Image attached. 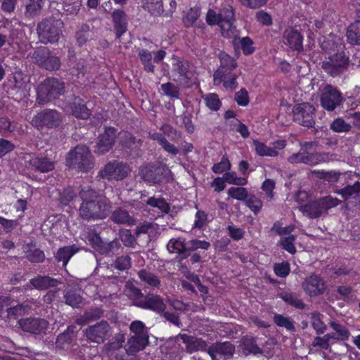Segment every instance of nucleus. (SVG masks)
I'll list each match as a JSON object with an SVG mask.
<instances>
[{"label":"nucleus","instance_id":"1","mask_svg":"<svg viewBox=\"0 0 360 360\" xmlns=\"http://www.w3.org/2000/svg\"><path fill=\"white\" fill-rule=\"evenodd\" d=\"M82 202L79 207L80 217L86 220L105 219L111 210L110 201L100 195L94 189L82 188L79 192Z\"/></svg>","mask_w":360,"mask_h":360},{"label":"nucleus","instance_id":"2","mask_svg":"<svg viewBox=\"0 0 360 360\" xmlns=\"http://www.w3.org/2000/svg\"><path fill=\"white\" fill-rule=\"evenodd\" d=\"M219 67L213 75L215 86L222 84L227 91H233L238 86V79L240 72L237 70V60L225 52L219 55Z\"/></svg>","mask_w":360,"mask_h":360},{"label":"nucleus","instance_id":"3","mask_svg":"<svg viewBox=\"0 0 360 360\" xmlns=\"http://www.w3.org/2000/svg\"><path fill=\"white\" fill-rule=\"evenodd\" d=\"M65 83L53 77H48L37 89V101L39 104H45L58 99L65 93Z\"/></svg>","mask_w":360,"mask_h":360},{"label":"nucleus","instance_id":"4","mask_svg":"<svg viewBox=\"0 0 360 360\" xmlns=\"http://www.w3.org/2000/svg\"><path fill=\"white\" fill-rule=\"evenodd\" d=\"M66 163L70 168L86 172L94 165L89 148L85 145H77L70 150L66 156Z\"/></svg>","mask_w":360,"mask_h":360},{"label":"nucleus","instance_id":"5","mask_svg":"<svg viewBox=\"0 0 360 360\" xmlns=\"http://www.w3.org/2000/svg\"><path fill=\"white\" fill-rule=\"evenodd\" d=\"M341 203V200L330 195L320 198L309 201L298 207V210L309 219L319 218L328 210L336 207Z\"/></svg>","mask_w":360,"mask_h":360},{"label":"nucleus","instance_id":"6","mask_svg":"<svg viewBox=\"0 0 360 360\" xmlns=\"http://www.w3.org/2000/svg\"><path fill=\"white\" fill-rule=\"evenodd\" d=\"M130 297L134 306L143 309L162 313L166 309V304L160 295L154 294L144 295L142 291L136 287L130 288Z\"/></svg>","mask_w":360,"mask_h":360},{"label":"nucleus","instance_id":"7","mask_svg":"<svg viewBox=\"0 0 360 360\" xmlns=\"http://www.w3.org/2000/svg\"><path fill=\"white\" fill-rule=\"evenodd\" d=\"M64 23L61 19L50 17L43 20L37 25V33L43 44L56 43L62 34Z\"/></svg>","mask_w":360,"mask_h":360},{"label":"nucleus","instance_id":"8","mask_svg":"<svg viewBox=\"0 0 360 360\" xmlns=\"http://www.w3.org/2000/svg\"><path fill=\"white\" fill-rule=\"evenodd\" d=\"M131 169L127 163L114 160L107 162L98 172L97 178L108 181H121L130 173Z\"/></svg>","mask_w":360,"mask_h":360},{"label":"nucleus","instance_id":"9","mask_svg":"<svg viewBox=\"0 0 360 360\" xmlns=\"http://www.w3.org/2000/svg\"><path fill=\"white\" fill-rule=\"evenodd\" d=\"M349 64V58L344 51H338L330 55L326 61L323 62L322 68L328 75L335 77L345 72Z\"/></svg>","mask_w":360,"mask_h":360},{"label":"nucleus","instance_id":"10","mask_svg":"<svg viewBox=\"0 0 360 360\" xmlns=\"http://www.w3.org/2000/svg\"><path fill=\"white\" fill-rule=\"evenodd\" d=\"M62 122L61 115L56 110L46 109L35 115L31 124L38 130L58 127Z\"/></svg>","mask_w":360,"mask_h":360},{"label":"nucleus","instance_id":"11","mask_svg":"<svg viewBox=\"0 0 360 360\" xmlns=\"http://www.w3.org/2000/svg\"><path fill=\"white\" fill-rule=\"evenodd\" d=\"M316 108L310 103L295 104L292 108L293 120L301 126L313 128L315 126Z\"/></svg>","mask_w":360,"mask_h":360},{"label":"nucleus","instance_id":"12","mask_svg":"<svg viewBox=\"0 0 360 360\" xmlns=\"http://www.w3.org/2000/svg\"><path fill=\"white\" fill-rule=\"evenodd\" d=\"M32 59L35 65L51 72L58 70L61 65L60 58L53 55L47 47H41L35 50Z\"/></svg>","mask_w":360,"mask_h":360},{"label":"nucleus","instance_id":"13","mask_svg":"<svg viewBox=\"0 0 360 360\" xmlns=\"http://www.w3.org/2000/svg\"><path fill=\"white\" fill-rule=\"evenodd\" d=\"M188 60L178 59L172 63L173 80L184 87H191L193 84L194 71Z\"/></svg>","mask_w":360,"mask_h":360},{"label":"nucleus","instance_id":"14","mask_svg":"<svg viewBox=\"0 0 360 360\" xmlns=\"http://www.w3.org/2000/svg\"><path fill=\"white\" fill-rule=\"evenodd\" d=\"M118 130L114 127L105 126L103 132L99 134L94 153L98 155H104L111 150L118 136Z\"/></svg>","mask_w":360,"mask_h":360},{"label":"nucleus","instance_id":"15","mask_svg":"<svg viewBox=\"0 0 360 360\" xmlns=\"http://www.w3.org/2000/svg\"><path fill=\"white\" fill-rule=\"evenodd\" d=\"M342 101V94L336 87L327 84L323 88L320 98L323 108L328 111H333L341 104Z\"/></svg>","mask_w":360,"mask_h":360},{"label":"nucleus","instance_id":"16","mask_svg":"<svg viewBox=\"0 0 360 360\" xmlns=\"http://www.w3.org/2000/svg\"><path fill=\"white\" fill-rule=\"evenodd\" d=\"M302 286L305 293L310 297L323 295L326 290V281L314 273L304 279Z\"/></svg>","mask_w":360,"mask_h":360},{"label":"nucleus","instance_id":"17","mask_svg":"<svg viewBox=\"0 0 360 360\" xmlns=\"http://www.w3.org/2000/svg\"><path fill=\"white\" fill-rule=\"evenodd\" d=\"M110 330V326L108 321L103 320L89 326L85 330V335L90 342L101 344L108 338Z\"/></svg>","mask_w":360,"mask_h":360},{"label":"nucleus","instance_id":"18","mask_svg":"<svg viewBox=\"0 0 360 360\" xmlns=\"http://www.w3.org/2000/svg\"><path fill=\"white\" fill-rule=\"evenodd\" d=\"M68 107L72 116L78 120H88L91 110L87 107L85 100L80 96L71 95L68 101Z\"/></svg>","mask_w":360,"mask_h":360},{"label":"nucleus","instance_id":"19","mask_svg":"<svg viewBox=\"0 0 360 360\" xmlns=\"http://www.w3.org/2000/svg\"><path fill=\"white\" fill-rule=\"evenodd\" d=\"M18 324L23 331L39 335L45 333L49 323L41 318L29 317L20 319Z\"/></svg>","mask_w":360,"mask_h":360},{"label":"nucleus","instance_id":"20","mask_svg":"<svg viewBox=\"0 0 360 360\" xmlns=\"http://www.w3.org/2000/svg\"><path fill=\"white\" fill-rule=\"evenodd\" d=\"M283 43L288 46L292 50L298 53L304 50L303 40L304 37L300 32L292 27L286 28L283 34Z\"/></svg>","mask_w":360,"mask_h":360},{"label":"nucleus","instance_id":"21","mask_svg":"<svg viewBox=\"0 0 360 360\" xmlns=\"http://www.w3.org/2000/svg\"><path fill=\"white\" fill-rule=\"evenodd\" d=\"M62 282L48 275H37L30 280L26 284V288L36 289L39 291L56 288Z\"/></svg>","mask_w":360,"mask_h":360},{"label":"nucleus","instance_id":"22","mask_svg":"<svg viewBox=\"0 0 360 360\" xmlns=\"http://www.w3.org/2000/svg\"><path fill=\"white\" fill-rule=\"evenodd\" d=\"M114 32L116 39L122 41V37L128 31V20L126 13L121 9H115L111 13Z\"/></svg>","mask_w":360,"mask_h":360},{"label":"nucleus","instance_id":"23","mask_svg":"<svg viewBox=\"0 0 360 360\" xmlns=\"http://www.w3.org/2000/svg\"><path fill=\"white\" fill-rule=\"evenodd\" d=\"M180 338L183 343L185 344L186 351L190 354L197 351L205 352L207 349L208 350L207 343L201 338H198L187 334H180Z\"/></svg>","mask_w":360,"mask_h":360},{"label":"nucleus","instance_id":"24","mask_svg":"<svg viewBox=\"0 0 360 360\" xmlns=\"http://www.w3.org/2000/svg\"><path fill=\"white\" fill-rule=\"evenodd\" d=\"M207 353L210 356H216L217 354L229 359L232 357L235 353V346L228 341L217 342L208 348Z\"/></svg>","mask_w":360,"mask_h":360},{"label":"nucleus","instance_id":"25","mask_svg":"<svg viewBox=\"0 0 360 360\" xmlns=\"http://www.w3.org/2000/svg\"><path fill=\"white\" fill-rule=\"evenodd\" d=\"M278 297L281 298L286 305L296 309L303 310L306 307V304L300 298V296L295 292L283 290L278 294Z\"/></svg>","mask_w":360,"mask_h":360},{"label":"nucleus","instance_id":"26","mask_svg":"<svg viewBox=\"0 0 360 360\" xmlns=\"http://www.w3.org/2000/svg\"><path fill=\"white\" fill-rule=\"evenodd\" d=\"M148 344V335H134L128 339L127 351L129 354H134L143 350Z\"/></svg>","mask_w":360,"mask_h":360},{"label":"nucleus","instance_id":"27","mask_svg":"<svg viewBox=\"0 0 360 360\" xmlns=\"http://www.w3.org/2000/svg\"><path fill=\"white\" fill-rule=\"evenodd\" d=\"M236 20H222L219 27L220 28L221 35L228 39H233V44L236 46L237 40L239 39L238 30L234 25Z\"/></svg>","mask_w":360,"mask_h":360},{"label":"nucleus","instance_id":"28","mask_svg":"<svg viewBox=\"0 0 360 360\" xmlns=\"http://www.w3.org/2000/svg\"><path fill=\"white\" fill-rule=\"evenodd\" d=\"M240 347L245 355L250 354H258L262 352V349L258 346L257 338L252 335H244L240 341Z\"/></svg>","mask_w":360,"mask_h":360},{"label":"nucleus","instance_id":"29","mask_svg":"<svg viewBox=\"0 0 360 360\" xmlns=\"http://www.w3.org/2000/svg\"><path fill=\"white\" fill-rule=\"evenodd\" d=\"M167 247L170 252L179 254L181 260L186 259L190 256L188 246L187 247L184 238H172L169 240Z\"/></svg>","mask_w":360,"mask_h":360},{"label":"nucleus","instance_id":"30","mask_svg":"<svg viewBox=\"0 0 360 360\" xmlns=\"http://www.w3.org/2000/svg\"><path fill=\"white\" fill-rule=\"evenodd\" d=\"M29 165L31 169L41 173L49 172L54 169V162L46 157H33Z\"/></svg>","mask_w":360,"mask_h":360},{"label":"nucleus","instance_id":"31","mask_svg":"<svg viewBox=\"0 0 360 360\" xmlns=\"http://www.w3.org/2000/svg\"><path fill=\"white\" fill-rule=\"evenodd\" d=\"M79 249L75 245L60 248L55 255L56 260L58 262H62L63 266L65 267L71 257L78 252Z\"/></svg>","mask_w":360,"mask_h":360},{"label":"nucleus","instance_id":"32","mask_svg":"<svg viewBox=\"0 0 360 360\" xmlns=\"http://www.w3.org/2000/svg\"><path fill=\"white\" fill-rule=\"evenodd\" d=\"M110 219L114 223L117 224H127L131 226L135 223L134 217L130 216L127 210L120 207L115 209L112 212Z\"/></svg>","mask_w":360,"mask_h":360},{"label":"nucleus","instance_id":"33","mask_svg":"<svg viewBox=\"0 0 360 360\" xmlns=\"http://www.w3.org/2000/svg\"><path fill=\"white\" fill-rule=\"evenodd\" d=\"M86 239L94 250L100 254L103 252H105V249L103 248L105 242L102 240L99 233H97L95 229H90L88 230Z\"/></svg>","mask_w":360,"mask_h":360},{"label":"nucleus","instance_id":"34","mask_svg":"<svg viewBox=\"0 0 360 360\" xmlns=\"http://www.w3.org/2000/svg\"><path fill=\"white\" fill-rule=\"evenodd\" d=\"M141 140L137 139L131 133L124 131L120 137V145L124 149L134 150L141 145Z\"/></svg>","mask_w":360,"mask_h":360},{"label":"nucleus","instance_id":"35","mask_svg":"<svg viewBox=\"0 0 360 360\" xmlns=\"http://www.w3.org/2000/svg\"><path fill=\"white\" fill-rule=\"evenodd\" d=\"M158 168L155 165H148L140 168V175L141 178L149 183L156 184L160 181L157 171Z\"/></svg>","mask_w":360,"mask_h":360},{"label":"nucleus","instance_id":"36","mask_svg":"<svg viewBox=\"0 0 360 360\" xmlns=\"http://www.w3.org/2000/svg\"><path fill=\"white\" fill-rule=\"evenodd\" d=\"M314 145V142L305 141L301 145L300 151L293 153L288 158V162L290 164H305V154L306 150H311V147Z\"/></svg>","mask_w":360,"mask_h":360},{"label":"nucleus","instance_id":"37","mask_svg":"<svg viewBox=\"0 0 360 360\" xmlns=\"http://www.w3.org/2000/svg\"><path fill=\"white\" fill-rule=\"evenodd\" d=\"M252 144L255 146V153L258 156L276 157L278 155V152L276 150L268 147L264 143L258 140H254Z\"/></svg>","mask_w":360,"mask_h":360},{"label":"nucleus","instance_id":"38","mask_svg":"<svg viewBox=\"0 0 360 360\" xmlns=\"http://www.w3.org/2000/svg\"><path fill=\"white\" fill-rule=\"evenodd\" d=\"M346 37L348 43L360 45V20L351 25L347 30Z\"/></svg>","mask_w":360,"mask_h":360},{"label":"nucleus","instance_id":"39","mask_svg":"<svg viewBox=\"0 0 360 360\" xmlns=\"http://www.w3.org/2000/svg\"><path fill=\"white\" fill-rule=\"evenodd\" d=\"M64 298L65 304L72 308H80L84 304V298L75 290H68Z\"/></svg>","mask_w":360,"mask_h":360},{"label":"nucleus","instance_id":"40","mask_svg":"<svg viewBox=\"0 0 360 360\" xmlns=\"http://www.w3.org/2000/svg\"><path fill=\"white\" fill-rule=\"evenodd\" d=\"M14 84L11 87V91H16V94H19V97L15 98V100H20L23 97L26 96L27 89H26V82L22 78V74H15L13 76Z\"/></svg>","mask_w":360,"mask_h":360},{"label":"nucleus","instance_id":"41","mask_svg":"<svg viewBox=\"0 0 360 360\" xmlns=\"http://www.w3.org/2000/svg\"><path fill=\"white\" fill-rule=\"evenodd\" d=\"M212 220V219H209L208 214L202 210H198L195 214L194 223L193 224V229H196L198 230H203L206 226L209 224Z\"/></svg>","mask_w":360,"mask_h":360},{"label":"nucleus","instance_id":"42","mask_svg":"<svg viewBox=\"0 0 360 360\" xmlns=\"http://www.w3.org/2000/svg\"><path fill=\"white\" fill-rule=\"evenodd\" d=\"M205 104L212 111H218L221 106V101L216 93H208L202 96Z\"/></svg>","mask_w":360,"mask_h":360},{"label":"nucleus","instance_id":"43","mask_svg":"<svg viewBox=\"0 0 360 360\" xmlns=\"http://www.w3.org/2000/svg\"><path fill=\"white\" fill-rule=\"evenodd\" d=\"M140 280L150 287L158 288L160 285V281L157 276L154 274L147 271L146 269H141L138 273Z\"/></svg>","mask_w":360,"mask_h":360},{"label":"nucleus","instance_id":"44","mask_svg":"<svg viewBox=\"0 0 360 360\" xmlns=\"http://www.w3.org/2000/svg\"><path fill=\"white\" fill-rule=\"evenodd\" d=\"M200 15V8L195 6L188 9L183 16V22L186 27H192Z\"/></svg>","mask_w":360,"mask_h":360},{"label":"nucleus","instance_id":"45","mask_svg":"<svg viewBox=\"0 0 360 360\" xmlns=\"http://www.w3.org/2000/svg\"><path fill=\"white\" fill-rule=\"evenodd\" d=\"M330 326L336 332L338 341H347L349 340L351 333L345 326L333 321L330 323Z\"/></svg>","mask_w":360,"mask_h":360},{"label":"nucleus","instance_id":"46","mask_svg":"<svg viewBox=\"0 0 360 360\" xmlns=\"http://www.w3.org/2000/svg\"><path fill=\"white\" fill-rule=\"evenodd\" d=\"M143 8L152 15H159L163 12L162 0H145Z\"/></svg>","mask_w":360,"mask_h":360},{"label":"nucleus","instance_id":"47","mask_svg":"<svg viewBox=\"0 0 360 360\" xmlns=\"http://www.w3.org/2000/svg\"><path fill=\"white\" fill-rule=\"evenodd\" d=\"M274 322L278 327L285 328L289 331H294L295 330L293 321L289 317H285L282 314H275Z\"/></svg>","mask_w":360,"mask_h":360},{"label":"nucleus","instance_id":"48","mask_svg":"<svg viewBox=\"0 0 360 360\" xmlns=\"http://www.w3.org/2000/svg\"><path fill=\"white\" fill-rule=\"evenodd\" d=\"M227 193L230 198L240 201H245L249 195L248 190L245 187H231Z\"/></svg>","mask_w":360,"mask_h":360},{"label":"nucleus","instance_id":"49","mask_svg":"<svg viewBox=\"0 0 360 360\" xmlns=\"http://www.w3.org/2000/svg\"><path fill=\"white\" fill-rule=\"evenodd\" d=\"M245 205L257 215L263 206L262 201L255 195H249L245 200Z\"/></svg>","mask_w":360,"mask_h":360},{"label":"nucleus","instance_id":"50","mask_svg":"<svg viewBox=\"0 0 360 360\" xmlns=\"http://www.w3.org/2000/svg\"><path fill=\"white\" fill-rule=\"evenodd\" d=\"M295 240L296 236L295 235H290L287 237L281 238L280 244L283 250L291 255H294L296 252Z\"/></svg>","mask_w":360,"mask_h":360},{"label":"nucleus","instance_id":"51","mask_svg":"<svg viewBox=\"0 0 360 360\" xmlns=\"http://www.w3.org/2000/svg\"><path fill=\"white\" fill-rule=\"evenodd\" d=\"M103 316V310L101 307H91L84 312L83 319L86 322H92Z\"/></svg>","mask_w":360,"mask_h":360},{"label":"nucleus","instance_id":"52","mask_svg":"<svg viewBox=\"0 0 360 360\" xmlns=\"http://www.w3.org/2000/svg\"><path fill=\"white\" fill-rule=\"evenodd\" d=\"M220 18L222 20H236V10L230 4H224L219 11Z\"/></svg>","mask_w":360,"mask_h":360},{"label":"nucleus","instance_id":"53","mask_svg":"<svg viewBox=\"0 0 360 360\" xmlns=\"http://www.w3.org/2000/svg\"><path fill=\"white\" fill-rule=\"evenodd\" d=\"M161 89L164 94L174 99H179L180 97V91L178 86L172 82H167L161 84Z\"/></svg>","mask_w":360,"mask_h":360},{"label":"nucleus","instance_id":"54","mask_svg":"<svg viewBox=\"0 0 360 360\" xmlns=\"http://www.w3.org/2000/svg\"><path fill=\"white\" fill-rule=\"evenodd\" d=\"M330 127L335 132H347L351 129V125L340 117L335 119Z\"/></svg>","mask_w":360,"mask_h":360},{"label":"nucleus","instance_id":"55","mask_svg":"<svg viewBox=\"0 0 360 360\" xmlns=\"http://www.w3.org/2000/svg\"><path fill=\"white\" fill-rule=\"evenodd\" d=\"M28 306L22 304H18L16 306L9 307L7 309L8 316L10 319H18L25 314L28 310Z\"/></svg>","mask_w":360,"mask_h":360},{"label":"nucleus","instance_id":"56","mask_svg":"<svg viewBox=\"0 0 360 360\" xmlns=\"http://www.w3.org/2000/svg\"><path fill=\"white\" fill-rule=\"evenodd\" d=\"M42 0H28L26 5L25 14L27 16L33 17L41 9Z\"/></svg>","mask_w":360,"mask_h":360},{"label":"nucleus","instance_id":"57","mask_svg":"<svg viewBox=\"0 0 360 360\" xmlns=\"http://www.w3.org/2000/svg\"><path fill=\"white\" fill-rule=\"evenodd\" d=\"M27 259L32 263H42L45 259L44 252L39 249L30 250L27 252Z\"/></svg>","mask_w":360,"mask_h":360},{"label":"nucleus","instance_id":"58","mask_svg":"<svg viewBox=\"0 0 360 360\" xmlns=\"http://www.w3.org/2000/svg\"><path fill=\"white\" fill-rule=\"evenodd\" d=\"M231 167L229 160L226 156L224 155L219 162L213 165L212 170L215 174H222L225 172H227L231 169Z\"/></svg>","mask_w":360,"mask_h":360},{"label":"nucleus","instance_id":"59","mask_svg":"<svg viewBox=\"0 0 360 360\" xmlns=\"http://www.w3.org/2000/svg\"><path fill=\"white\" fill-rule=\"evenodd\" d=\"M310 150H306L305 154V164L309 165H316L323 161V153H311Z\"/></svg>","mask_w":360,"mask_h":360},{"label":"nucleus","instance_id":"60","mask_svg":"<svg viewBox=\"0 0 360 360\" xmlns=\"http://www.w3.org/2000/svg\"><path fill=\"white\" fill-rule=\"evenodd\" d=\"M234 100L240 106L245 107L250 103L249 94L245 88H241L235 93Z\"/></svg>","mask_w":360,"mask_h":360},{"label":"nucleus","instance_id":"61","mask_svg":"<svg viewBox=\"0 0 360 360\" xmlns=\"http://www.w3.org/2000/svg\"><path fill=\"white\" fill-rule=\"evenodd\" d=\"M274 274L280 278H285L290 272V264L288 262L276 263L274 266Z\"/></svg>","mask_w":360,"mask_h":360},{"label":"nucleus","instance_id":"62","mask_svg":"<svg viewBox=\"0 0 360 360\" xmlns=\"http://www.w3.org/2000/svg\"><path fill=\"white\" fill-rule=\"evenodd\" d=\"M131 266V259L129 255L117 257L115 261V269L120 271L129 269Z\"/></svg>","mask_w":360,"mask_h":360},{"label":"nucleus","instance_id":"63","mask_svg":"<svg viewBox=\"0 0 360 360\" xmlns=\"http://www.w3.org/2000/svg\"><path fill=\"white\" fill-rule=\"evenodd\" d=\"M146 204L150 207H157L165 212H167L169 210L168 204L163 198H156L155 197H150L147 200Z\"/></svg>","mask_w":360,"mask_h":360},{"label":"nucleus","instance_id":"64","mask_svg":"<svg viewBox=\"0 0 360 360\" xmlns=\"http://www.w3.org/2000/svg\"><path fill=\"white\" fill-rule=\"evenodd\" d=\"M239 39L240 48L244 55H250L255 52L254 41L250 37H245L241 39L239 38Z\"/></svg>","mask_w":360,"mask_h":360}]
</instances>
